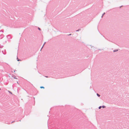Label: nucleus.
Here are the masks:
<instances>
[{
  "label": "nucleus",
  "mask_w": 129,
  "mask_h": 129,
  "mask_svg": "<svg viewBox=\"0 0 129 129\" xmlns=\"http://www.w3.org/2000/svg\"><path fill=\"white\" fill-rule=\"evenodd\" d=\"M7 39H11V35H8L7 36Z\"/></svg>",
  "instance_id": "f257e3e1"
},
{
  "label": "nucleus",
  "mask_w": 129,
  "mask_h": 129,
  "mask_svg": "<svg viewBox=\"0 0 129 129\" xmlns=\"http://www.w3.org/2000/svg\"><path fill=\"white\" fill-rule=\"evenodd\" d=\"M4 35L3 34H1L0 35V37L2 39L4 37Z\"/></svg>",
  "instance_id": "f03ea898"
},
{
  "label": "nucleus",
  "mask_w": 129,
  "mask_h": 129,
  "mask_svg": "<svg viewBox=\"0 0 129 129\" xmlns=\"http://www.w3.org/2000/svg\"><path fill=\"white\" fill-rule=\"evenodd\" d=\"M46 42H45L44 43V44L42 47L41 49V50L42 49V48H43L44 46V45H45V44H46Z\"/></svg>",
  "instance_id": "7ed1b4c3"
},
{
  "label": "nucleus",
  "mask_w": 129,
  "mask_h": 129,
  "mask_svg": "<svg viewBox=\"0 0 129 129\" xmlns=\"http://www.w3.org/2000/svg\"><path fill=\"white\" fill-rule=\"evenodd\" d=\"M118 51V49L115 50H113V52H117V51Z\"/></svg>",
  "instance_id": "20e7f679"
},
{
  "label": "nucleus",
  "mask_w": 129,
  "mask_h": 129,
  "mask_svg": "<svg viewBox=\"0 0 129 129\" xmlns=\"http://www.w3.org/2000/svg\"><path fill=\"white\" fill-rule=\"evenodd\" d=\"M12 77L14 78V79H17V78L14 75H13V76H12Z\"/></svg>",
  "instance_id": "39448f33"
},
{
  "label": "nucleus",
  "mask_w": 129,
  "mask_h": 129,
  "mask_svg": "<svg viewBox=\"0 0 129 129\" xmlns=\"http://www.w3.org/2000/svg\"><path fill=\"white\" fill-rule=\"evenodd\" d=\"M102 107L103 108H106V106L104 105H103L102 106Z\"/></svg>",
  "instance_id": "423d86ee"
},
{
  "label": "nucleus",
  "mask_w": 129,
  "mask_h": 129,
  "mask_svg": "<svg viewBox=\"0 0 129 129\" xmlns=\"http://www.w3.org/2000/svg\"><path fill=\"white\" fill-rule=\"evenodd\" d=\"M40 88L44 89L45 88V87L43 86H41L40 87Z\"/></svg>",
  "instance_id": "0eeeda50"
},
{
  "label": "nucleus",
  "mask_w": 129,
  "mask_h": 129,
  "mask_svg": "<svg viewBox=\"0 0 129 129\" xmlns=\"http://www.w3.org/2000/svg\"><path fill=\"white\" fill-rule=\"evenodd\" d=\"M97 96H98V97H100V95L98 93H97Z\"/></svg>",
  "instance_id": "6e6552de"
},
{
  "label": "nucleus",
  "mask_w": 129,
  "mask_h": 129,
  "mask_svg": "<svg viewBox=\"0 0 129 129\" xmlns=\"http://www.w3.org/2000/svg\"><path fill=\"white\" fill-rule=\"evenodd\" d=\"M17 61H21V60L18 59L17 57Z\"/></svg>",
  "instance_id": "1a4fd4ad"
},
{
  "label": "nucleus",
  "mask_w": 129,
  "mask_h": 129,
  "mask_svg": "<svg viewBox=\"0 0 129 129\" xmlns=\"http://www.w3.org/2000/svg\"><path fill=\"white\" fill-rule=\"evenodd\" d=\"M8 92H9L10 94H12V92L10 91H9L8 90Z\"/></svg>",
  "instance_id": "9d476101"
},
{
  "label": "nucleus",
  "mask_w": 129,
  "mask_h": 129,
  "mask_svg": "<svg viewBox=\"0 0 129 129\" xmlns=\"http://www.w3.org/2000/svg\"><path fill=\"white\" fill-rule=\"evenodd\" d=\"M80 30H81V29H78L76 30V31H77V32L78 31H79Z\"/></svg>",
  "instance_id": "9b49d317"
},
{
  "label": "nucleus",
  "mask_w": 129,
  "mask_h": 129,
  "mask_svg": "<svg viewBox=\"0 0 129 129\" xmlns=\"http://www.w3.org/2000/svg\"><path fill=\"white\" fill-rule=\"evenodd\" d=\"M38 29H39V30L40 31H41V28H40L39 27H38Z\"/></svg>",
  "instance_id": "f8f14e48"
},
{
  "label": "nucleus",
  "mask_w": 129,
  "mask_h": 129,
  "mask_svg": "<svg viewBox=\"0 0 129 129\" xmlns=\"http://www.w3.org/2000/svg\"><path fill=\"white\" fill-rule=\"evenodd\" d=\"M102 106H100L99 107V109H100L101 108H102Z\"/></svg>",
  "instance_id": "ddd939ff"
},
{
  "label": "nucleus",
  "mask_w": 129,
  "mask_h": 129,
  "mask_svg": "<svg viewBox=\"0 0 129 129\" xmlns=\"http://www.w3.org/2000/svg\"><path fill=\"white\" fill-rule=\"evenodd\" d=\"M2 52H3V54H6V53H4V51H2Z\"/></svg>",
  "instance_id": "4468645a"
},
{
  "label": "nucleus",
  "mask_w": 129,
  "mask_h": 129,
  "mask_svg": "<svg viewBox=\"0 0 129 129\" xmlns=\"http://www.w3.org/2000/svg\"><path fill=\"white\" fill-rule=\"evenodd\" d=\"M105 14V13H104L103 14H102V15L103 16H104Z\"/></svg>",
  "instance_id": "2eb2a0df"
},
{
  "label": "nucleus",
  "mask_w": 129,
  "mask_h": 129,
  "mask_svg": "<svg viewBox=\"0 0 129 129\" xmlns=\"http://www.w3.org/2000/svg\"><path fill=\"white\" fill-rule=\"evenodd\" d=\"M72 35V34H70L69 35H67L68 36H71Z\"/></svg>",
  "instance_id": "dca6fc26"
},
{
  "label": "nucleus",
  "mask_w": 129,
  "mask_h": 129,
  "mask_svg": "<svg viewBox=\"0 0 129 129\" xmlns=\"http://www.w3.org/2000/svg\"><path fill=\"white\" fill-rule=\"evenodd\" d=\"M45 77H46V78H48V76H45Z\"/></svg>",
  "instance_id": "f3484780"
},
{
  "label": "nucleus",
  "mask_w": 129,
  "mask_h": 129,
  "mask_svg": "<svg viewBox=\"0 0 129 129\" xmlns=\"http://www.w3.org/2000/svg\"><path fill=\"white\" fill-rule=\"evenodd\" d=\"M15 121H13L12 122H11V123H13L14 122H15Z\"/></svg>",
  "instance_id": "a211bd4d"
},
{
  "label": "nucleus",
  "mask_w": 129,
  "mask_h": 129,
  "mask_svg": "<svg viewBox=\"0 0 129 129\" xmlns=\"http://www.w3.org/2000/svg\"><path fill=\"white\" fill-rule=\"evenodd\" d=\"M3 47V46H1V48H2Z\"/></svg>",
  "instance_id": "6ab92c4d"
},
{
  "label": "nucleus",
  "mask_w": 129,
  "mask_h": 129,
  "mask_svg": "<svg viewBox=\"0 0 129 129\" xmlns=\"http://www.w3.org/2000/svg\"><path fill=\"white\" fill-rule=\"evenodd\" d=\"M103 15H102V17H101L102 18L103 17Z\"/></svg>",
  "instance_id": "aec40b11"
},
{
  "label": "nucleus",
  "mask_w": 129,
  "mask_h": 129,
  "mask_svg": "<svg viewBox=\"0 0 129 129\" xmlns=\"http://www.w3.org/2000/svg\"><path fill=\"white\" fill-rule=\"evenodd\" d=\"M17 83H18V82H17Z\"/></svg>",
  "instance_id": "412c9836"
},
{
  "label": "nucleus",
  "mask_w": 129,
  "mask_h": 129,
  "mask_svg": "<svg viewBox=\"0 0 129 129\" xmlns=\"http://www.w3.org/2000/svg\"><path fill=\"white\" fill-rule=\"evenodd\" d=\"M34 102H35L34 103L35 104V101H34Z\"/></svg>",
  "instance_id": "4be33fe9"
},
{
  "label": "nucleus",
  "mask_w": 129,
  "mask_h": 129,
  "mask_svg": "<svg viewBox=\"0 0 129 129\" xmlns=\"http://www.w3.org/2000/svg\"><path fill=\"white\" fill-rule=\"evenodd\" d=\"M1 88H0V90H1Z\"/></svg>",
  "instance_id": "5701e85b"
}]
</instances>
